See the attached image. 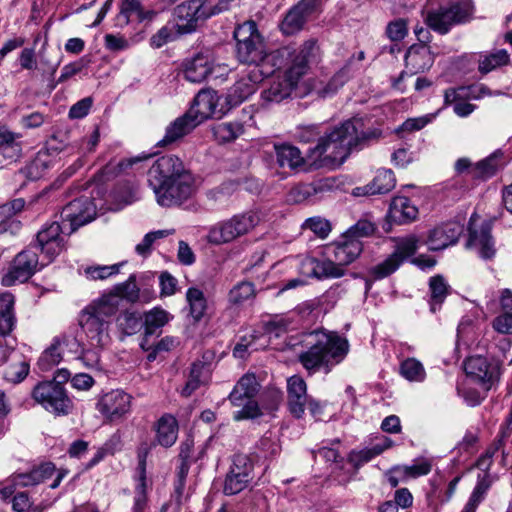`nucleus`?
<instances>
[{"label": "nucleus", "instance_id": "f257e3e1", "mask_svg": "<svg viewBox=\"0 0 512 512\" xmlns=\"http://www.w3.org/2000/svg\"><path fill=\"white\" fill-rule=\"evenodd\" d=\"M377 137L376 131H365L363 120L353 118L325 132L315 146L307 151L311 169L340 167L353 149L361 148L368 140Z\"/></svg>", "mask_w": 512, "mask_h": 512}, {"label": "nucleus", "instance_id": "c85d7f7f", "mask_svg": "<svg viewBox=\"0 0 512 512\" xmlns=\"http://www.w3.org/2000/svg\"><path fill=\"white\" fill-rule=\"evenodd\" d=\"M189 113L201 124L216 112V96L208 90L200 91L194 98Z\"/></svg>", "mask_w": 512, "mask_h": 512}, {"label": "nucleus", "instance_id": "f3484780", "mask_svg": "<svg viewBox=\"0 0 512 512\" xmlns=\"http://www.w3.org/2000/svg\"><path fill=\"white\" fill-rule=\"evenodd\" d=\"M38 265V255L34 250L26 249L18 253L8 272L2 277V285L13 286L27 281L37 271Z\"/></svg>", "mask_w": 512, "mask_h": 512}, {"label": "nucleus", "instance_id": "0e129e2a", "mask_svg": "<svg viewBox=\"0 0 512 512\" xmlns=\"http://www.w3.org/2000/svg\"><path fill=\"white\" fill-rule=\"evenodd\" d=\"M303 227L310 229L314 234L322 239L326 238L331 232L330 222L321 217H311L307 219L304 222Z\"/></svg>", "mask_w": 512, "mask_h": 512}, {"label": "nucleus", "instance_id": "f704fd0d", "mask_svg": "<svg viewBox=\"0 0 512 512\" xmlns=\"http://www.w3.org/2000/svg\"><path fill=\"white\" fill-rule=\"evenodd\" d=\"M14 296L11 293L0 295V334L11 336L16 318L14 315Z\"/></svg>", "mask_w": 512, "mask_h": 512}, {"label": "nucleus", "instance_id": "de8ad7c7", "mask_svg": "<svg viewBox=\"0 0 512 512\" xmlns=\"http://www.w3.org/2000/svg\"><path fill=\"white\" fill-rule=\"evenodd\" d=\"M307 15L301 9L294 6L286 14L281 23V30L286 35H292L301 30L306 22Z\"/></svg>", "mask_w": 512, "mask_h": 512}, {"label": "nucleus", "instance_id": "7c9ffc66", "mask_svg": "<svg viewBox=\"0 0 512 512\" xmlns=\"http://www.w3.org/2000/svg\"><path fill=\"white\" fill-rule=\"evenodd\" d=\"M274 148L277 163L282 168L288 167L289 169L294 170L308 164L307 155L305 157L302 156L301 151L296 146L280 144L275 145Z\"/></svg>", "mask_w": 512, "mask_h": 512}, {"label": "nucleus", "instance_id": "3c124183", "mask_svg": "<svg viewBox=\"0 0 512 512\" xmlns=\"http://www.w3.org/2000/svg\"><path fill=\"white\" fill-rule=\"evenodd\" d=\"M402 259L397 254H390L381 263L375 265L370 274L375 280H380L393 274L402 264Z\"/></svg>", "mask_w": 512, "mask_h": 512}, {"label": "nucleus", "instance_id": "aec40b11", "mask_svg": "<svg viewBox=\"0 0 512 512\" xmlns=\"http://www.w3.org/2000/svg\"><path fill=\"white\" fill-rule=\"evenodd\" d=\"M184 173H191L187 170L181 161L175 155H164L158 158L149 169V182L154 188V184L165 182L180 177Z\"/></svg>", "mask_w": 512, "mask_h": 512}, {"label": "nucleus", "instance_id": "a18cd8bd", "mask_svg": "<svg viewBox=\"0 0 512 512\" xmlns=\"http://www.w3.org/2000/svg\"><path fill=\"white\" fill-rule=\"evenodd\" d=\"M501 156L502 153H493L479 161L470 170V176L475 179H486L493 176L500 166L499 158Z\"/></svg>", "mask_w": 512, "mask_h": 512}, {"label": "nucleus", "instance_id": "052dcab7", "mask_svg": "<svg viewBox=\"0 0 512 512\" xmlns=\"http://www.w3.org/2000/svg\"><path fill=\"white\" fill-rule=\"evenodd\" d=\"M203 365L201 363H193L190 370V375L185 387L182 389L181 394L189 397L195 390H197L202 381Z\"/></svg>", "mask_w": 512, "mask_h": 512}, {"label": "nucleus", "instance_id": "79ce46f5", "mask_svg": "<svg viewBox=\"0 0 512 512\" xmlns=\"http://www.w3.org/2000/svg\"><path fill=\"white\" fill-rule=\"evenodd\" d=\"M52 164V158L47 151L39 152L36 157L26 166L25 177L30 180H39L45 177L46 172Z\"/></svg>", "mask_w": 512, "mask_h": 512}, {"label": "nucleus", "instance_id": "393cba45", "mask_svg": "<svg viewBox=\"0 0 512 512\" xmlns=\"http://www.w3.org/2000/svg\"><path fill=\"white\" fill-rule=\"evenodd\" d=\"M99 298L110 299L116 306L117 313L121 300L134 304L140 301V289L136 284V275L131 274L128 279L122 283L116 284L108 293L101 295Z\"/></svg>", "mask_w": 512, "mask_h": 512}, {"label": "nucleus", "instance_id": "4d7b16f0", "mask_svg": "<svg viewBox=\"0 0 512 512\" xmlns=\"http://www.w3.org/2000/svg\"><path fill=\"white\" fill-rule=\"evenodd\" d=\"M19 137V134L8 130L6 127H0V149L11 151L12 154L9 155L11 159L18 157L21 152L20 145L16 143V139Z\"/></svg>", "mask_w": 512, "mask_h": 512}, {"label": "nucleus", "instance_id": "2f4dec72", "mask_svg": "<svg viewBox=\"0 0 512 512\" xmlns=\"http://www.w3.org/2000/svg\"><path fill=\"white\" fill-rule=\"evenodd\" d=\"M510 62V55L505 49H495L480 53L477 59L478 71L485 75L498 68L507 66Z\"/></svg>", "mask_w": 512, "mask_h": 512}, {"label": "nucleus", "instance_id": "680f3d73", "mask_svg": "<svg viewBox=\"0 0 512 512\" xmlns=\"http://www.w3.org/2000/svg\"><path fill=\"white\" fill-rule=\"evenodd\" d=\"M313 198L310 183H301L293 188L287 194V201L293 204H299Z\"/></svg>", "mask_w": 512, "mask_h": 512}, {"label": "nucleus", "instance_id": "bb28decb", "mask_svg": "<svg viewBox=\"0 0 512 512\" xmlns=\"http://www.w3.org/2000/svg\"><path fill=\"white\" fill-rule=\"evenodd\" d=\"M260 82L261 81H256L253 77V73L247 69L245 75L235 82V84L229 89L227 102L231 106L241 104L255 93L257 85Z\"/></svg>", "mask_w": 512, "mask_h": 512}, {"label": "nucleus", "instance_id": "09e8293b", "mask_svg": "<svg viewBox=\"0 0 512 512\" xmlns=\"http://www.w3.org/2000/svg\"><path fill=\"white\" fill-rule=\"evenodd\" d=\"M431 292V310L436 311L437 306H440L449 293V285L441 275L431 277L429 281Z\"/></svg>", "mask_w": 512, "mask_h": 512}, {"label": "nucleus", "instance_id": "338daca9", "mask_svg": "<svg viewBox=\"0 0 512 512\" xmlns=\"http://www.w3.org/2000/svg\"><path fill=\"white\" fill-rule=\"evenodd\" d=\"M408 33V25L405 19L399 18L390 22L386 27V34L392 41L403 40Z\"/></svg>", "mask_w": 512, "mask_h": 512}, {"label": "nucleus", "instance_id": "a878e982", "mask_svg": "<svg viewBox=\"0 0 512 512\" xmlns=\"http://www.w3.org/2000/svg\"><path fill=\"white\" fill-rule=\"evenodd\" d=\"M198 125L200 123L187 111L167 126L165 136L158 144L165 146L174 143L192 132Z\"/></svg>", "mask_w": 512, "mask_h": 512}, {"label": "nucleus", "instance_id": "dca6fc26", "mask_svg": "<svg viewBox=\"0 0 512 512\" xmlns=\"http://www.w3.org/2000/svg\"><path fill=\"white\" fill-rule=\"evenodd\" d=\"M182 68L184 78L191 83H201L208 78H218L219 75L216 74V70H220L221 75L227 71L226 66H215L212 56L203 52L185 60Z\"/></svg>", "mask_w": 512, "mask_h": 512}, {"label": "nucleus", "instance_id": "39448f33", "mask_svg": "<svg viewBox=\"0 0 512 512\" xmlns=\"http://www.w3.org/2000/svg\"><path fill=\"white\" fill-rule=\"evenodd\" d=\"M260 220L261 218L257 211L251 210L236 214L228 220L212 226L207 236L208 241L215 245L230 243L252 231L259 224Z\"/></svg>", "mask_w": 512, "mask_h": 512}, {"label": "nucleus", "instance_id": "4c0bfd02", "mask_svg": "<svg viewBox=\"0 0 512 512\" xmlns=\"http://www.w3.org/2000/svg\"><path fill=\"white\" fill-rule=\"evenodd\" d=\"M212 133L218 143H229L244 133V126L239 121L221 122L212 127Z\"/></svg>", "mask_w": 512, "mask_h": 512}, {"label": "nucleus", "instance_id": "5fc2aeb1", "mask_svg": "<svg viewBox=\"0 0 512 512\" xmlns=\"http://www.w3.org/2000/svg\"><path fill=\"white\" fill-rule=\"evenodd\" d=\"M253 477H246L241 473L229 471L226 476L223 491L226 495H235L243 491L249 484Z\"/></svg>", "mask_w": 512, "mask_h": 512}, {"label": "nucleus", "instance_id": "603ef678", "mask_svg": "<svg viewBox=\"0 0 512 512\" xmlns=\"http://www.w3.org/2000/svg\"><path fill=\"white\" fill-rule=\"evenodd\" d=\"M396 184L394 173L390 169H380L370 182L374 194H385L391 191Z\"/></svg>", "mask_w": 512, "mask_h": 512}, {"label": "nucleus", "instance_id": "6e6d98bb", "mask_svg": "<svg viewBox=\"0 0 512 512\" xmlns=\"http://www.w3.org/2000/svg\"><path fill=\"white\" fill-rule=\"evenodd\" d=\"M419 239L415 235H408L406 237L399 238L396 241L394 254L404 262L409 257L413 256L418 249Z\"/></svg>", "mask_w": 512, "mask_h": 512}, {"label": "nucleus", "instance_id": "c756f323", "mask_svg": "<svg viewBox=\"0 0 512 512\" xmlns=\"http://www.w3.org/2000/svg\"><path fill=\"white\" fill-rule=\"evenodd\" d=\"M499 302L502 313L493 320V328L502 334H512V290L502 289Z\"/></svg>", "mask_w": 512, "mask_h": 512}, {"label": "nucleus", "instance_id": "6ab92c4d", "mask_svg": "<svg viewBox=\"0 0 512 512\" xmlns=\"http://www.w3.org/2000/svg\"><path fill=\"white\" fill-rule=\"evenodd\" d=\"M132 396L116 389L104 394L97 402V410L109 421L122 419L130 412Z\"/></svg>", "mask_w": 512, "mask_h": 512}, {"label": "nucleus", "instance_id": "cd10ccee", "mask_svg": "<svg viewBox=\"0 0 512 512\" xmlns=\"http://www.w3.org/2000/svg\"><path fill=\"white\" fill-rule=\"evenodd\" d=\"M417 215L418 209L409 198L397 196L391 201L388 217L392 222L396 224L410 223L417 218Z\"/></svg>", "mask_w": 512, "mask_h": 512}, {"label": "nucleus", "instance_id": "4be33fe9", "mask_svg": "<svg viewBox=\"0 0 512 512\" xmlns=\"http://www.w3.org/2000/svg\"><path fill=\"white\" fill-rule=\"evenodd\" d=\"M464 369L470 378L489 389L497 378L498 370L483 356H472L466 359Z\"/></svg>", "mask_w": 512, "mask_h": 512}, {"label": "nucleus", "instance_id": "473e14b6", "mask_svg": "<svg viewBox=\"0 0 512 512\" xmlns=\"http://www.w3.org/2000/svg\"><path fill=\"white\" fill-rule=\"evenodd\" d=\"M178 423L174 416L163 415L157 421L156 439L161 446L171 447L177 440Z\"/></svg>", "mask_w": 512, "mask_h": 512}, {"label": "nucleus", "instance_id": "b1692460", "mask_svg": "<svg viewBox=\"0 0 512 512\" xmlns=\"http://www.w3.org/2000/svg\"><path fill=\"white\" fill-rule=\"evenodd\" d=\"M288 406L291 414L301 418L307 404V385L299 375H293L287 380Z\"/></svg>", "mask_w": 512, "mask_h": 512}, {"label": "nucleus", "instance_id": "864d4df0", "mask_svg": "<svg viewBox=\"0 0 512 512\" xmlns=\"http://www.w3.org/2000/svg\"><path fill=\"white\" fill-rule=\"evenodd\" d=\"M255 296V287L252 282L242 281L229 291L228 299L232 304H241Z\"/></svg>", "mask_w": 512, "mask_h": 512}, {"label": "nucleus", "instance_id": "2eb2a0df", "mask_svg": "<svg viewBox=\"0 0 512 512\" xmlns=\"http://www.w3.org/2000/svg\"><path fill=\"white\" fill-rule=\"evenodd\" d=\"M96 216V205L89 197H80L69 202L61 211L60 217L67 225L68 234L91 222Z\"/></svg>", "mask_w": 512, "mask_h": 512}, {"label": "nucleus", "instance_id": "e2e57ef3", "mask_svg": "<svg viewBox=\"0 0 512 512\" xmlns=\"http://www.w3.org/2000/svg\"><path fill=\"white\" fill-rule=\"evenodd\" d=\"M376 226L373 222L367 219H360L356 224L351 226L347 232L346 236L349 238H356L360 240L361 237H367L374 233Z\"/></svg>", "mask_w": 512, "mask_h": 512}, {"label": "nucleus", "instance_id": "9b49d317", "mask_svg": "<svg viewBox=\"0 0 512 512\" xmlns=\"http://www.w3.org/2000/svg\"><path fill=\"white\" fill-rule=\"evenodd\" d=\"M480 221V217L473 213L469 220L467 249L473 250L484 259H492L496 254L494 239L491 235V224L487 221Z\"/></svg>", "mask_w": 512, "mask_h": 512}, {"label": "nucleus", "instance_id": "a211bd4d", "mask_svg": "<svg viewBox=\"0 0 512 512\" xmlns=\"http://www.w3.org/2000/svg\"><path fill=\"white\" fill-rule=\"evenodd\" d=\"M434 63V54L426 44H413L405 54V67L399 77L393 82V87L403 91L400 84L406 74L414 75L428 70Z\"/></svg>", "mask_w": 512, "mask_h": 512}, {"label": "nucleus", "instance_id": "1a4fd4ad", "mask_svg": "<svg viewBox=\"0 0 512 512\" xmlns=\"http://www.w3.org/2000/svg\"><path fill=\"white\" fill-rule=\"evenodd\" d=\"M32 398L48 412L55 415H67L72 409V402L63 385L56 381L37 384L32 390Z\"/></svg>", "mask_w": 512, "mask_h": 512}, {"label": "nucleus", "instance_id": "49530a36", "mask_svg": "<svg viewBox=\"0 0 512 512\" xmlns=\"http://www.w3.org/2000/svg\"><path fill=\"white\" fill-rule=\"evenodd\" d=\"M432 462L425 458H419L414 461L412 465L397 466L393 469V472L407 477V478H418L425 476L431 472Z\"/></svg>", "mask_w": 512, "mask_h": 512}, {"label": "nucleus", "instance_id": "6e6552de", "mask_svg": "<svg viewBox=\"0 0 512 512\" xmlns=\"http://www.w3.org/2000/svg\"><path fill=\"white\" fill-rule=\"evenodd\" d=\"M472 15V5L469 0L452 3L449 7H439L428 11L425 23L432 30L446 34L452 26L469 21Z\"/></svg>", "mask_w": 512, "mask_h": 512}, {"label": "nucleus", "instance_id": "7ed1b4c3", "mask_svg": "<svg viewBox=\"0 0 512 512\" xmlns=\"http://www.w3.org/2000/svg\"><path fill=\"white\" fill-rule=\"evenodd\" d=\"M303 344L297 360L309 375L323 371L328 374L348 355L349 342L337 332L317 329L304 334Z\"/></svg>", "mask_w": 512, "mask_h": 512}, {"label": "nucleus", "instance_id": "5701e85b", "mask_svg": "<svg viewBox=\"0 0 512 512\" xmlns=\"http://www.w3.org/2000/svg\"><path fill=\"white\" fill-rule=\"evenodd\" d=\"M362 249L360 240L344 234L340 241L327 248V254L344 267L352 263L361 254Z\"/></svg>", "mask_w": 512, "mask_h": 512}, {"label": "nucleus", "instance_id": "4468645a", "mask_svg": "<svg viewBox=\"0 0 512 512\" xmlns=\"http://www.w3.org/2000/svg\"><path fill=\"white\" fill-rule=\"evenodd\" d=\"M298 48L291 50L284 47L270 53L264 51L259 62H254L248 69L253 73L256 81H263L264 78L273 75L277 70L288 68Z\"/></svg>", "mask_w": 512, "mask_h": 512}, {"label": "nucleus", "instance_id": "f03ea898", "mask_svg": "<svg viewBox=\"0 0 512 512\" xmlns=\"http://www.w3.org/2000/svg\"><path fill=\"white\" fill-rule=\"evenodd\" d=\"M110 299L96 298L78 315V325L87 345L82 350V361L88 367L99 364L100 351L111 342L110 325L116 306Z\"/></svg>", "mask_w": 512, "mask_h": 512}, {"label": "nucleus", "instance_id": "412c9836", "mask_svg": "<svg viewBox=\"0 0 512 512\" xmlns=\"http://www.w3.org/2000/svg\"><path fill=\"white\" fill-rule=\"evenodd\" d=\"M463 230V225L458 222H447L437 226L429 233L427 239L429 249L439 251L456 244Z\"/></svg>", "mask_w": 512, "mask_h": 512}, {"label": "nucleus", "instance_id": "58836bf2", "mask_svg": "<svg viewBox=\"0 0 512 512\" xmlns=\"http://www.w3.org/2000/svg\"><path fill=\"white\" fill-rule=\"evenodd\" d=\"M179 339L174 336H165L157 343L150 344L149 339H142L140 347L147 353V360L153 362L157 356L164 352H169L179 345Z\"/></svg>", "mask_w": 512, "mask_h": 512}, {"label": "nucleus", "instance_id": "ea45409f", "mask_svg": "<svg viewBox=\"0 0 512 512\" xmlns=\"http://www.w3.org/2000/svg\"><path fill=\"white\" fill-rule=\"evenodd\" d=\"M180 27V23L175 20L168 21L150 38V45L153 48H161L165 44L176 40L179 36L184 35Z\"/></svg>", "mask_w": 512, "mask_h": 512}, {"label": "nucleus", "instance_id": "8fccbe9b", "mask_svg": "<svg viewBox=\"0 0 512 512\" xmlns=\"http://www.w3.org/2000/svg\"><path fill=\"white\" fill-rule=\"evenodd\" d=\"M61 339L55 337L51 345L41 354L38 364L42 370H49L62 359Z\"/></svg>", "mask_w": 512, "mask_h": 512}, {"label": "nucleus", "instance_id": "f8f14e48", "mask_svg": "<svg viewBox=\"0 0 512 512\" xmlns=\"http://www.w3.org/2000/svg\"><path fill=\"white\" fill-rule=\"evenodd\" d=\"M209 7V0L184 1L174 9L175 21L180 23L184 33H192L200 22L213 17Z\"/></svg>", "mask_w": 512, "mask_h": 512}, {"label": "nucleus", "instance_id": "9d476101", "mask_svg": "<svg viewBox=\"0 0 512 512\" xmlns=\"http://www.w3.org/2000/svg\"><path fill=\"white\" fill-rule=\"evenodd\" d=\"M237 41V57L242 63L250 67L254 62H259L264 53L265 44L257 30L256 23L247 21L240 25L234 32Z\"/></svg>", "mask_w": 512, "mask_h": 512}, {"label": "nucleus", "instance_id": "72a5a7b5", "mask_svg": "<svg viewBox=\"0 0 512 512\" xmlns=\"http://www.w3.org/2000/svg\"><path fill=\"white\" fill-rule=\"evenodd\" d=\"M136 15L139 21L152 19L153 11H144L139 0H122L121 9L116 17V26L124 27L130 22V17Z\"/></svg>", "mask_w": 512, "mask_h": 512}, {"label": "nucleus", "instance_id": "ddd939ff", "mask_svg": "<svg viewBox=\"0 0 512 512\" xmlns=\"http://www.w3.org/2000/svg\"><path fill=\"white\" fill-rule=\"evenodd\" d=\"M64 235L68 234L67 225L57 221L45 224L36 235L37 248L51 262L65 249Z\"/></svg>", "mask_w": 512, "mask_h": 512}, {"label": "nucleus", "instance_id": "37998d69", "mask_svg": "<svg viewBox=\"0 0 512 512\" xmlns=\"http://www.w3.org/2000/svg\"><path fill=\"white\" fill-rule=\"evenodd\" d=\"M117 327L124 335L131 336L143 328V318L136 311L126 310L116 319Z\"/></svg>", "mask_w": 512, "mask_h": 512}, {"label": "nucleus", "instance_id": "bf43d9fd", "mask_svg": "<svg viewBox=\"0 0 512 512\" xmlns=\"http://www.w3.org/2000/svg\"><path fill=\"white\" fill-rule=\"evenodd\" d=\"M34 471L38 474L39 483L51 478L56 473L55 479L50 484V488L52 489L57 488L66 475V472L64 471H56L54 464L50 462L41 464L40 466L34 468Z\"/></svg>", "mask_w": 512, "mask_h": 512}, {"label": "nucleus", "instance_id": "423d86ee", "mask_svg": "<svg viewBox=\"0 0 512 512\" xmlns=\"http://www.w3.org/2000/svg\"><path fill=\"white\" fill-rule=\"evenodd\" d=\"M258 391L259 383L254 374H245L239 379L229 394L231 404L241 408L233 413L234 420L254 419L261 415L259 405L254 399Z\"/></svg>", "mask_w": 512, "mask_h": 512}, {"label": "nucleus", "instance_id": "e433bc0d", "mask_svg": "<svg viewBox=\"0 0 512 512\" xmlns=\"http://www.w3.org/2000/svg\"><path fill=\"white\" fill-rule=\"evenodd\" d=\"M399 374L408 382L414 383H423L427 377L423 363L414 357H407L400 362Z\"/></svg>", "mask_w": 512, "mask_h": 512}, {"label": "nucleus", "instance_id": "20e7f679", "mask_svg": "<svg viewBox=\"0 0 512 512\" xmlns=\"http://www.w3.org/2000/svg\"><path fill=\"white\" fill-rule=\"evenodd\" d=\"M318 52L319 47L314 39H309L299 46L283 76L278 75L272 81L262 92V99L266 102L279 103L288 98L301 77L306 74L309 64L316 59Z\"/></svg>", "mask_w": 512, "mask_h": 512}, {"label": "nucleus", "instance_id": "13d9d810", "mask_svg": "<svg viewBox=\"0 0 512 512\" xmlns=\"http://www.w3.org/2000/svg\"><path fill=\"white\" fill-rule=\"evenodd\" d=\"M120 266V264L92 265L84 269V274L90 280H104L118 274Z\"/></svg>", "mask_w": 512, "mask_h": 512}, {"label": "nucleus", "instance_id": "0eeeda50", "mask_svg": "<svg viewBox=\"0 0 512 512\" xmlns=\"http://www.w3.org/2000/svg\"><path fill=\"white\" fill-rule=\"evenodd\" d=\"M153 191L160 206L181 205L195 193V178L191 173H184L178 178L154 184Z\"/></svg>", "mask_w": 512, "mask_h": 512}, {"label": "nucleus", "instance_id": "a19ab883", "mask_svg": "<svg viewBox=\"0 0 512 512\" xmlns=\"http://www.w3.org/2000/svg\"><path fill=\"white\" fill-rule=\"evenodd\" d=\"M312 272L318 279L339 278L344 275L345 269L333 257L328 256L327 259L314 261Z\"/></svg>", "mask_w": 512, "mask_h": 512}, {"label": "nucleus", "instance_id": "774afa93", "mask_svg": "<svg viewBox=\"0 0 512 512\" xmlns=\"http://www.w3.org/2000/svg\"><path fill=\"white\" fill-rule=\"evenodd\" d=\"M293 328V321L290 317L287 316L276 317L269 321L266 326L267 332L274 334L276 337H279L280 334Z\"/></svg>", "mask_w": 512, "mask_h": 512}, {"label": "nucleus", "instance_id": "c9c22d12", "mask_svg": "<svg viewBox=\"0 0 512 512\" xmlns=\"http://www.w3.org/2000/svg\"><path fill=\"white\" fill-rule=\"evenodd\" d=\"M171 319L172 316L161 308H153L146 312L143 317L144 335L142 339H149L150 336L157 334Z\"/></svg>", "mask_w": 512, "mask_h": 512}, {"label": "nucleus", "instance_id": "c03bdc74", "mask_svg": "<svg viewBox=\"0 0 512 512\" xmlns=\"http://www.w3.org/2000/svg\"><path fill=\"white\" fill-rule=\"evenodd\" d=\"M186 300L189 304V312L195 322H199L207 310V301L204 293L195 287H190L186 292Z\"/></svg>", "mask_w": 512, "mask_h": 512}, {"label": "nucleus", "instance_id": "69168bd1", "mask_svg": "<svg viewBox=\"0 0 512 512\" xmlns=\"http://www.w3.org/2000/svg\"><path fill=\"white\" fill-rule=\"evenodd\" d=\"M349 78V70L347 66L339 70L328 82L325 88L320 91L323 97L329 96L335 93Z\"/></svg>", "mask_w": 512, "mask_h": 512}]
</instances>
